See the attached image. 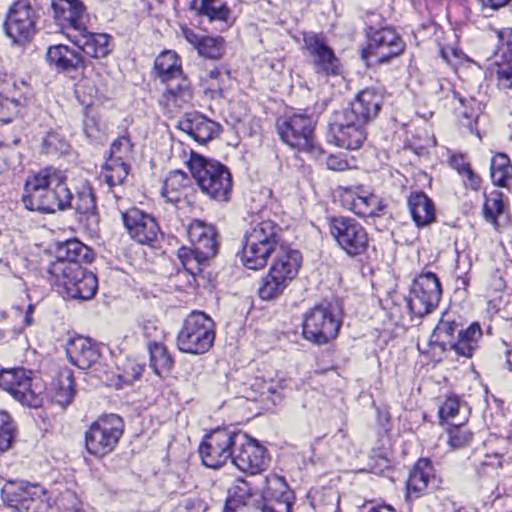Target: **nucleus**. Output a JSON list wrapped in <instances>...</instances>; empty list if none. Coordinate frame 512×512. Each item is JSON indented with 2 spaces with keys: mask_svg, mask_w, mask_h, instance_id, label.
Returning <instances> with one entry per match:
<instances>
[{
  "mask_svg": "<svg viewBox=\"0 0 512 512\" xmlns=\"http://www.w3.org/2000/svg\"><path fill=\"white\" fill-rule=\"evenodd\" d=\"M261 490H254L244 479H236L228 490L225 512H291L293 493L285 479L276 474L263 480Z\"/></svg>",
  "mask_w": 512,
  "mask_h": 512,
  "instance_id": "f257e3e1",
  "label": "nucleus"
},
{
  "mask_svg": "<svg viewBox=\"0 0 512 512\" xmlns=\"http://www.w3.org/2000/svg\"><path fill=\"white\" fill-rule=\"evenodd\" d=\"M65 172L49 166L27 176L21 201L25 209L41 214L67 210L71 192Z\"/></svg>",
  "mask_w": 512,
  "mask_h": 512,
  "instance_id": "f03ea898",
  "label": "nucleus"
},
{
  "mask_svg": "<svg viewBox=\"0 0 512 512\" xmlns=\"http://www.w3.org/2000/svg\"><path fill=\"white\" fill-rule=\"evenodd\" d=\"M189 171L201 192L217 202H228L231 198L232 176L223 163L192 152L186 162Z\"/></svg>",
  "mask_w": 512,
  "mask_h": 512,
  "instance_id": "7ed1b4c3",
  "label": "nucleus"
},
{
  "mask_svg": "<svg viewBox=\"0 0 512 512\" xmlns=\"http://www.w3.org/2000/svg\"><path fill=\"white\" fill-rule=\"evenodd\" d=\"M483 333L479 323L474 322L463 329L454 314L444 313L435 327L431 342L442 351H454L457 356L471 358L479 347Z\"/></svg>",
  "mask_w": 512,
  "mask_h": 512,
  "instance_id": "20e7f679",
  "label": "nucleus"
},
{
  "mask_svg": "<svg viewBox=\"0 0 512 512\" xmlns=\"http://www.w3.org/2000/svg\"><path fill=\"white\" fill-rule=\"evenodd\" d=\"M157 76L166 85L161 103L167 108H182L193 99L190 81L183 74L181 60L173 51H164L154 62Z\"/></svg>",
  "mask_w": 512,
  "mask_h": 512,
  "instance_id": "39448f33",
  "label": "nucleus"
},
{
  "mask_svg": "<svg viewBox=\"0 0 512 512\" xmlns=\"http://www.w3.org/2000/svg\"><path fill=\"white\" fill-rule=\"evenodd\" d=\"M281 240V228L271 220L251 226L244 235L241 261L251 270L266 266L271 254L277 251Z\"/></svg>",
  "mask_w": 512,
  "mask_h": 512,
  "instance_id": "423d86ee",
  "label": "nucleus"
},
{
  "mask_svg": "<svg viewBox=\"0 0 512 512\" xmlns=\"http://www.w3.org/2000/svg\"><path fill=\"white\" fill-rule=\"evenodd\" d=\"M215 340V323L202 311H192L183 321L177 335V347L181 352L200 355L208 352Z\"/></svg>",
  "mask_w": 512,
  "mask_h": 512,
  "instance_id": "0eeeda50",
  "label": "nucleus"
},
{
  "mask_svg": "<svg viewBox=\"0 0 512 512\" xmlns=\"http://www.w3.org/2000/svg\"><path fill=\"white\" fill-rule=\"evenodd\" d=\"M299 251L280 247L269 273L262 279L258 293L263 300L279 297L296 277L301 266Z\"/></svg>",
  "mask_w": 512,
  "mask_h": 512,
  "instance_id": "6e6552de",
  "label": "nucleus"
},
{
  "mask_svg": "<svg viewBox=\"0 0 512 512\" xmlns=\"http://www.w3.org/2000/svg\"><path fill=\"white\" fill-rule=\"evenodd\" d=\"M66 267L63 264L49 266V281L63 289V292L70 298L89 300L93 298L98 290L96 275L82 265L71 264Z\"/></svg>",
  "mask_w": 512,
  "mask_h": 512,
  "instance_id": "1a4fd4ad",
  "label": "nucleus"
},
{
  "mask_svg": "<svg viewBox=\"0 0 512 512\" xmlns=\"http://www.w3.org/2000/svg\"><path fill=\"white\" fill-rule=\"evenodd\" d=\"M342 324L341 308L337 303L323 302L304 315L303 336L315 344H327L335 339Z\"/></svg>",
  "mask_w": 512,
  "mask_h": 512,
  "instance_id": "9d476101",
  "label": "nucleus"
},
{
  "mask_svg": "<svg viewBox=\"0 0 512 512\" xmlns=\"http://www.w3.org/2000/svg\"><path fill=\"white\" fill-rule=\"evenodd\" d=\"M366 36L367 46L362 50L361 57L370 65L388 64L405 50V42L392 27L368 25Z\"/></svg>",
  "mask_w": 512,
  "mask_h": 512,
  "instance_id": "9b49d317",
  "label": "nucleus"
},
{
  "mask_svg": "<svg viewBox=\"0 0 512 512\" xmlns=\"http://www.w3.org/2000/svg\"><path fill=\"white\" fill-rule=\"evenodd\" d=\"M124 426L123 419L116 414L99 417L85 432L87 451L97 458L112 453L123 435Z\"/></svg>",
  "mask_w": 512,
  "mask_h": 512,
  "instance_id": "f8f14e48",
  "label": "nucleus"
},
{
  "mask_svg": "<svg viewBox=\"0 0 512 512\" xmlns=\"http://www.w3.org/2000/svg\"><path fill=\"white\" fill-rule=\"evenodd\" d=\"M314 125L312 117L305 114H293L277 121V131L285 144L312 156H318L322 154V150L314 143Z\"/></svg>",
  "mask_w": 512,
  "mask_h": 512,
  "instance_id": "ddd939ff",
  "label": "nucleus"
},
{
  "mask_svg": "<svg viewBox=\"0 0 512 512\" xmlns=\"http://www.w3.org/2000/svg\"><path fill=\"white\" fill-rule=\"evenodd\" d=\"M32 375L24 368L4 369L0 371V388L21 405L39 408L43 403L42 387L34 383Z\"/></svg>",
  "mask_w": 512,
  "mask_h": 512,
  "instance_id": "4468645a",
  "label": "nucleus"
},
{
  "mask_svg": "<svg viewBox=\"0 0 512 512\" xmlns=\"http://www.w3.org/2000/svg\"><path fill=\"white\" fill-rule=\"evenodd\" d=\"M329 233L336 244L347 255L356 257L364 254L369 247L366 229L357 220L344 216L327 219Z\"/></svg>",
  "mask_w": 512,
  "mask_h": 512,
  "instance_id": "2eb2a0df",
  "label": "nucleus"
},
{
  "mask_svg": "<svg viewBox=\"0 0 512 512\" xmlns=\"http://www.w3.org/2000/svg\"><path fill=\"white\" fill-rule=\"evenodd\" d=\"M441 284L432 272L418 275L412 282L407 307L412 316L422 318L436 309L441 299Z\"/></svg>",
  "mask_w": 512,
  "mask_h": 512,
  "instance_id": "dca6fc26",
  "label": "nucleus"
},
{
  "mask_svg": "<svg viewBox=\"0 0 512 512\" xmlns=\"http://www.w3.org/2000/svg\"><path fill=\"white\" fill-rule=\"evenodd\" d=\"M366 126L341 110L335 111L329 119L327 141L339 148L359 149L367 138Z\"/></svg>",
  "mask_w": 512,
  "mask_h": 512,
  "instance_id": "f3484780",
  "label": "nucleus"
},
{
  "mask_svg": "<svg viewBox=\"0 0 512 512\" xmlns=\"http://www.w3.org/2000/svg\"><path fill=\"white\" fill-rule=\"evenodd\" d=\"M237 433L228 428H217L207 434L199 446L202 463L208 468L217 469L229 459L232 460Z\"/></svg>",
  "mask_w": 512,
  "mask_h": 512,
  "instance_id": "a211bd4d",
  "label": "nucleus"
},
{
  "mask_svg": "<svg viewBox=\"0 0 512 512\" xmlns=\"http://www.w3.org/2000/svg\"><path fill=\"white\" fill-rule=\"evenodd\" d=\"M38 14L27 0L16 1L9 9L4 29L7 36L16 44L24 45L31 41L37 30Z\"/></svg>",
  "mask_w": 512,
  "mask_h": 512,
  "instance_id": "6ab92c4d",
  "label": "nucleus"
},
{
  "mask_svg": "<svg viewBox=\"0 0 512 512\" xmlns=\"http://www.w3.org/2000/svg\"><path fill=\"white\" fill-rule=\"evenodd\" d=\"M45 491L23 480L7 481L1 489L3 502L20 512H39L44 506Z\"/></svg>",
  "mask_w": 512,
  "mask_h": 512,
  "instance_id": "aec40b11",
  "label": "nucleus"
},
{
  "mask_svg": "<svg viewBox=\"0 0 512 512\" xmlns=\"http://www.w3.org/2000/svg\"><path fill=\"white\" fill-rule=\"evenodd\" d=\"M304 49L311 59L315 73L330 77L341 72V63L334 50L328 46L325 37L315 32L303 33Z\"/></svg>",
  "mask_w": 512,
  "mask_h": 512,
  "instance_id": "412c9836",
  "label": "nucleus"
},
{
  "mask_svg": "<svg viewBox=\"0 0 512 512\" xmlns=\"http://www.w3.org/2000/svg\"><path fill=\"white\" fill-rule=\"evenodd\" d=\"M232 463L242 472L257 474L268 463L267 450L246 433L238 431Z\"/></svg>",
  "mask_w": 512,
  "mask_h": 512,
  "instance_id": "4be33fe9",
  "label": "nucleus"
},
{
  "mask_svg": "<svg viewBox=\"0 0 512 512\" xmlns=\"http://www.w3.org/2000/svg\"><path fill=\"white\" fill-rule=\"evenodd\" d=\"M129 236L139 244L153 246L162 237L157 220L138 208L121 212Z\"/></svg>",
  "mask_w": 512,
  "mask_h": 512,
  "instance_id": "5701e85b",
  "label": "nucleus"
},
{
  "mask_svg": "<svg viewBox=\"0 0 512 512\" xmlns=\"http://www.w3.org/2000/svg\"><path fill=\"white\" fill-rule=\"evenodd\" d=\"M51 9L57 25L75 33L84 31L88 13L81 0H51Z\"/></svg>",
  "mask_w": 512,
  "mask_h": 512,
  "instance_id": "b1692460",
  "label": "nucleus"
},
{
  "mask_svg": "<svg viewBox=\"0 0 512 512\" xmlns=\"http://www.w3.org/2000/svg\"><path fill=\"white\" fill-rule=\"evenodd\" d=\"M187 235L190 243L201 257L212 259L217 255L218 233L212 224L193 219L187 227Z\"/></svg>",
  "mask_w": 512,
  "mask_h": 512,
  "instance_id": "393cba45",
  "label": "nucleus"
},
{
  "mask_svg": "<svg viewBox=\"0 0 512 512\" xmlns=\"http://www.w3.org/2000/svg\"><path fill=\"white\" fill-rule=\"evenodd\" d=\"M382 102L383 96L378 89L365 88L356 95L347 108L341 111L367 125L377 117Z\"/></svg>",
  "mask_w": 512,
  "mask_h": 512,
  "instance_id": "a878e982",
  "label": "nucleus"
},
{
  "mask_svg": "<svg viewBox=\"0 0 512 512\" xmlns=\"http://www.w3.org/2000/svg\"><path fill=\"white\" fill-rule=\"evenodd\" d=\"M69 362L79 369L86 370L100 363V346L90 338L78 336L71 339L66 347Z\"/></svg>",
  "mask_w": 512,
  "mask_h": 512,
  "instance_id": "bb28decb",
  "label": "nucleus"
},
{
  "mask_svg": "<svg viewBox=\"0 0 512 512\" xmlns=\"http://www.w3.org/2000/svg\"><path fill=\"white\" fill-rule=\"evenodd\" d=\"M46 61L49 67L58 73L78 72L86 66L79 49L64 44L50 46L46 52Z\"/></svg>",
  "mask_w": 512,
  "mask_h": 512,
  "instance_id": "cd10ccee",
  "label": "nucleus"
},
{
  "mask_svg": "<svg viewBox=\"0 0 512 512\" xmlns=\"http://www.w3.org/2000/svg\"><path fill=\"white\" fill-rule=\"evenodd\" d=\"M178 128L193 140L205 144L220 132V125L198 113H188L178 122Z\"/></svg>",
  "mask_w": 512,
  "mask_h": 512,
  "instance_id": "c85d7f7f",
  "label": "nucleus"
},
{
  "mask_svg": "<svg viewBox=\"0 0 512 512\" xmlns=\"http://www.w3.org/2000/svg\"><path fill=\"white\" fill-rule=\"evenodd\" d=\"M188 9L198 16L207 17L210 23L217 22L220 31L229 27L230 9L223 0H190Z\"/></svg>",
  "mask_w": 512,
  "mask_h": 512,
  "instance_id": "c756f323",
  "label": "nucleus"
},
{
  "mask_svg": "<svg viewBox=\"0 0 512 512\" xmlns=\"http://www.w3.org/2000/svg\"><path fill=\"white\" fill-rule=\"evenodd\" d=\"M79 51L93 58H103L109 53V35L104 33L88 32L86 26L84 31H78L75 35L69 36Z\"/></svg>",
  "mask_w": 512,
  "mask_h": 512,
  "instance_id": "7c9ffc66",
  "label": "nucleus"
},
{
  "mask_svg": "<svg viewBox=\"0 0 512 512\" xmlns=\"http://www.w3.org/2000/svg\"><path fill=\"white\" fill-rule=\"evenodd\" d=\"M434 481L435 473L431 461L426 458L419 459L410 471L407 480V495L420 497Z\"/></svg>",
  "mask_w": 512,
  "mask_h": 512,
  "instance_id": "2f4dec72",
  "label": "nucleus"
},
{
  "mask_svg": "<svg viewBox=\"0 0 512 512\" xmlns=\"http://www.w3.org/2000/svg\"><path fill=\"white\" fill-rule=\"evenodd\" d=\"M346 201L349 202V209L356 215L366 217H380L384 214L386 204L373 193L361 192L359 194L347 193Z\"/></svg>",
  "mask_w": 512,
  "mask_h": 512,
  "instance_id": "473e14b6",
  "label": "nucleus"
},
{
  "mask_svg": "<svg viewBox=\"0 0 512 512\" xmlns=\"http://www.w3.org/2000/svg\"><path fill=\"white\" fill-rule=\"evenodd\" d=\"M92 259L91 249L79 240L72 239L58 246L56 260L50 266L63 264V266L70 267L71 264L90 263Z\"/></svg>",
  "mask_w": 512,
  "mask_h": 512,
  "instance_id": "72a5a7b5",
  "label": "nucleus"
},
{
  "mask_svg": "<svg viewBox=\"0 0 512 512\" xmlns=\"http://www.w3.org/2000/svg\"><path fill=\"white\" fill-rule=\"evenodd\" d=\"M408 207L418 227L428 226L436 220L434 204L424 192L411 193L408 198Z\"/></svg>",
  "mask_w": 512,
  "mask_h": 512,
  "instance_id": "f704fd0d",
  "label": "nucleus"
},
{
  "mask_svg": "<svg viewBox=\"0 0 512 512\" xmlns=\"http://www.w3.org/2000/svg\"><path fill=\"white\" fill-rule=\"evenodd\" d=\"M454 98L458 100L461 106L457 108L459 116L466 120V122H462V125L466 126L471 133H474L480 139V132L475 128L482 110L480 103L473 98L460 97L457 92H454Z\"/></svg>",
  "mask_w": 512,
  "mask_h": 512,
  "instance_id": "c9c22d12",
  "label": "nucleus"
},
{
  "mask_svg": "<svg viewBox=\"0 0 512 512\" xmlns=\"http://www.w3.org/2000/svg\"><path fill=\"white\" fill-rule=\"evenodd\" d=\"M490 174L494 185L500 187L512 185V165L507 155L498 153L492 158Z\"/></svg>",
  "mask_w": 512,
  "mask_h": 512,
  "instance_id": "e433bc0d",
  "label": "nucleus"
},
{
  "mask_svg": "<svg viewBox=\"0 0 512 512\" xmlns=\"http://www.w3.org/2000/svg\"><path fill=\"white\" fill-rule=\"evenodd\" d=\"M68 209H75L77 213L87 216L96 214V197L88 184H83L75 196L71 194V204Z\"/></svg>",
  "mask_w": 512,
  "mask_h": 512,
  "instance_id": "4c0bfd02",
  "label": "nucleus"
},
{
  "mask_svg": "<svg viewBox=\"0 0 512 512\" xmlns=\"http://www.w3.org/2000/svg\"><path fill=\"white\" fill-rule=\"evenodd\" d=\"M75 395V383L73 372L69 369H64L59 373L53 401L62 407L69 405Z\"/></svg>",
  "mask_w": 512,
  "mask_h": 512,
  "instance_id": "58836bf2",
  "label": "nucleus"
},
{
  "mask_svg": "<svg viewBox=\"0 0 512 512\" xmlns=\"http://www.w3.org/2000/svg\"><path fill=\"white\" fill-rule=\"evenodd\" d=\"M103 178L110 188L122 185L126 180L129 169L121 157H110L104 166Z\"/></svg>",
  "mask_w": 512,
  "mask_h": 512,
  "instance_id": "ea45409f",
  "label": "nucleus"
},
{
  "mask_svg": "<svg viewBox=\"0 0 512 512\" xmlns=\"http://www.w3.org/2000/svg\"><path fill=\"white\" fill-rule=\"evenodd\" d=\"M150 366L158 375L162 371H168L173 365V358L166 347L157 342H149Z\"/></svg>",
  "mask_w": 512,
  "mask_h": 512,
  "instance_id": "a19ab883",
  "label": "nucleus"
},
{
  "mask_svg": "<svg viewBox=\"0 0 512 512\" xmlns=\"http://www.w3.org/2000/svg\"><path fill=\"white\" fill-rule=\"evenodd\" d=\"M178 257L185 270L192 275L200 273L210 260L201 257L193 246L191 248L181 247L178 251Z\"/></svg>",
  "mask_w": 512,
  "mask_h": 512,
  "instance_id": "79ce46f5",
  "label": "nucleus"
},
{
  "mask_svg": "<svg viewBox=\"0 0 512 512\" xmlns=\"http://www.w3.org/2000/svg\"><path fill=\"white\" fill-rule=\"evenodd\" d=\"M199 55L212 59H220L225 52V41L221 36H204L197 47Z\"/></svg>",
  "mask_w": 512,
  "mask_h": 512,
  "instance_id": "37998d69",
  "label": "nucleus"
},
{
  "mask_svg": "<svg viewBox=\"0 0 512 512\" xmlns=\"http://www.w3.org/2000/svg\"><path fill=\"white\" fill-rule=\"evenodd\" d=\"M489 310L504 320H512V293L500 292L499 295H487Z\"/></svg>",
  "mask_w": 512,
  "mask_h": 512,
  "instance_id": "c03bdc74",
  "label": "nucleus"
},
{
  "mask_svg": "<svg viewBox=\"0 0 512 512\" xmlns=\"http://www.w3.org/2000/svg\"><path fill=\"white\" fill-rule=\"evenodd\" d=\"M25 107L24 98L8 97L5 93H0V121L5 123L11 122L12 117Z\"/></svg>",
  "mask_w": 512,
  "mask_h": 512,
  "instance_id": "a18cd8bd",
  "label": "nucleus"
},
{
  "mask_svg": "<svg viewBox=\"0 0 512 512\" xmlns=\"http://www.w3.org/2000/svg\"><path fill=\"white\" fill-rule=\"evenodd\" d=\"M453 426L448 432V444L453 449H462L471 444L473 434L468 429L462 427V423L450 422Z\"/></svg>",
  "mask_w": 512,
  "mask_h": 512,
  "instance_id": "49530a36",
  "label": "nucleus"
},
{
  "mask_svg": "<svg viewBox=\"0 0 512 512\" xmlns=\"http://www.w3.org/2000/svg\"><path fill=\"white\" fill-rule=\"evenodd\" d=\"M503 195L499 191H493L488 196L483 207V214L486 221L496 223L497 215L504 211Z\"/></svg>",
  "mask_w": 512,
  "mask_h": 512,
  "instance_id": "de8ad7c7",
  "label": "nucleus"
},
{
  "mask_svg": "<svg viewBox=\"0 0 512 512\" xmlns=\"http://www.w3.org/2000/svg\"><path fill=\"white\" fill-rule=\"evenodd\" d=\"M16 434V427L11 416L6 412L0 413V450L6 451L11 447Z\"/></svg>",
  "mask_w": 512,
  "mask_h": 512,
  "instance_id": "09e8293b",
  "label": "nucleus"
},
{
  "mask_svg": "<svg viewBox=\"0 0 512 512\" xmlns=\"http://www.w3.org/2000/svg\"><path fill=\"white\" fill-rule=\"evenodd\" d=\"M450 166L457 170L461 175H465L469 181V185L472 189H477L479 185V177L472 171L470 164L466 162L465 158L461 154H453L449 157Z\"/></svg>",
  "mask_w": 512,
  "mask_h": 512,
  "instance_id": "8fccbe9b",
  "label": "nucleus"
},
{
  "mask_svg": "<svg viewBox=\"0 0 512 512\" xmlns=\"http://www.w3.org/2000/svg\"><path fill=\"white\" fill-rule=\"evenodd\" d=\"M491 73L495 74L498 84L503 88H512V56L504 59L501 62H494Z\"/></svg>",
  "mask_w": 512,
  "mask_h": 512,
  "instance_id": "3c124183",
  "label": "nucleus"
},
{
  "mask_svg": "<svg viewBox=\"0 0 512 512\" xmlns=\"http://www.w3.org/2000/svg\"><path fill=\"white\" fill-rule=\"evenodd\" d=\"M190 178L181 170L171 171L164 181L165 189L186 193L190 189Z\"/></svg>",
  "mask_w": 512,
  "mask_h": 512,
  "instance_id": "603ef678",
  "label": "nucleus"
},
{
  "mask_svg": "<svg viewBox=\"0 0 512 512\" xmlns=\"http://www.w3.org/2000/svg\"><path fill=\"white\" fill-rule=\"evenodd\" d=\"M8 97H22L25 101V106L28 104L32 97V90L30 86L23 80H8L6 82V90L3 92Z\"/></svg>",
  "mask_w": 512,
  "mask_h": 512,
  "instance_id": "864d4df0",
  "label": "nucleus"
},
{
  "mask_svg": "<svg viewBox=\"0 0 512 512\" xmlns=\"http://www.w3.org/2000/svg\"><path fill=\"white\" fill-rule=\"evenodd\" d=\"M460 408L458 397H448L439 409L440 419L447 422H454L453 419L458 415Z\"/></svg>",
  "mask_w": 512,
  "mask_h": 512,
  "instance_id": "5fc2aeb1",
  "label": "nucleus"
},
{
  "mask_svg": "<svg viewBox=\"0 0 512 512\" xmlns=\"http://www.w3.org/2000/svg\"><path fill=\"white\" fill-rule=\"evenodd\" d=\"M206 507V504L199 497L188 496L179 502L175 512H204Z\"/></svg>",
  "mask_w": 512,
  "mask_h": 512,
  "instance_id": "6e6d98bb",
  "label": "nucleus"
},
{
  "mask_svg": "<svg viewBox=\"0 0 512 512\" xmlns=\"http://www.w3.org/2000/svg\"><path fill=\"white\" fill-rule=\"evenodd\" d=\"M143 367L134 363H128L123 373L118 375L122 384H132L142 376Z\"/></svg>",
  "mask_w": 512,
  "mask_h": 512,
  "instance_id": "4d7b16f0",
  "label": "nucleus"
},
{
  "mask_svg": "<svg viewBox=\"0 0 512 512\" xmlns=\"http://www.w3.org/2000/svg\"><path fill=\"white\" fill-rule=\"evenodd\" d=\"M278 385L273 380H264L256 378L252 388L256 390L260 397H268L277 393Z\"/></svg>",
  "mask_w": 512,
  "mask_h": 512,
  "instance_id": "13d9d810",
  "label": "nucleus"
},
{
  "mask_svg": "<svg viewBox=\"0 0 512 512\" xmlns=\"http://www.w3.org/2000/svg\"><path fill=\"white\" fill-rule=\"evenodd\" d=\"M44 147L47 149V152H53L62 150L65 146L61 140H58V137L55 133H48L43 141Z\"/></svg>",
  "mask_w": 512,
  "mask_h": 512,
  "instance_id": "bf43d9fd",
  "label": "nucleus"
},
{
  "mask_svg": "<svg viewBox=\"0 0 512 512\" xmlns=\"http://www.w3.org/2000/svg\"><path fill=\"white\" fill-rule=\"evenodd\" d=\"M162 196L166 199L167 202L177 205L180 203L183 199L186 198V193H183L181 191H174L170 189H165V186L162 187Z\"/></svg>",
  "mask_w": 512,
  "mask_h": 512,
  "instance_id": "052dcab7",
  "label": "nucleus"
},
{
  "mask_svg": "<svg viewBox=\"0 0 512 512\" xmlns=\"http://www.w3.org/2000/svg\"><path fill=\"white\" fill-rule=\"evenodd\" d=\"M181 33H182L183 37L185 38V40L188 43H190L195 49H197L202 38L204 37V36H200L193 29H190L186 26L181 27Z\"/></svg>",
  "mask_w": 512,
  "mask_h": 512,
  "instance_id": "680f3d73",
  "label": "nucleus"
},
{
  "mask_svg": "<svg viewBox=\"0 0 512 512\" xmlns=\"http://www.w3.org/2000/svg\"><path fill=\"white\" fill-rule=\"evenodd\" d=\"M483 11L497 10L507 5L511 0H477Z\"/></svg>",
  "mask_w": 512,
  "mask_h": 512,
  "instance_id": "e2e57ef3",
  "label": "nucleus"
},
{
  "mask_svg": "<svg viewBox=\"0 0 512 512\" xmlns=\"http://www.w3.org/2000/svg\"><path fill=\"white\" fill-rule=\"evenodd\" d=\"M36 311V305L35 304H29L26 306L25 310L23 311V324L24 327H31L36 323V319L34 317Z\"/></svg>",
  "mask_w": 512,
  "mask_h": 512,
  "instance_id": "0e129e2a",
  "label": "nucleus"
},
{
  "mask_svg": "<svg viewBox=\"0 0 512 512\" xmlns=\"http://www.w3.org/2000/svg\"><path fill=\"white\" fill-rule=\"evenodd\" d=\"M326 165L330 170L343 171L347 167V162L335 155H330L327 158Z\"/></svg>",
  "mask_w": 512,
  "mask_h": 512,
  "instance_id": "69168bd1",
  "label": "nucleus"
},
{
  "mask_svg": "<svg viewBox=\"0 0 512 512\" xmlns=\"http://www.w3.org/2000/svg\"><path fill=\"white\" fill-rule=\"evenodd\" d=\"M210 93L211 98H222L223 97V88L220 83V80L217 81H207V93Z\"/></svg>",
  "mask_w": 512,
  "mask_h": 512,
  "instance_id": "338daca9",
  "label": "nucleus"
},
{
  "mask_svg": "<svg viewBox=\"0 0 512 512\" xmlns=\"http://www.w3.org/2000/svg\"><path fill=\"white\" fill-rule=\"evenodd\" d=\"M84 131L88 138L97 139V133L99 132L98 127L96 126L95 120L93 118H88L84 122Z\"/></svg>",
  "mask_w": 512,
  "mask_h": 512,
  "instance_id": "774afa93",
  "label": "nucleus"
}]
</instances>
